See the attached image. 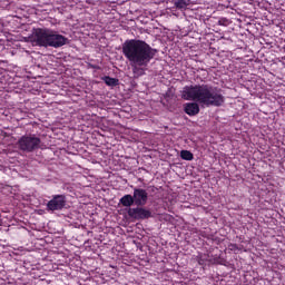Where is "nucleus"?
<instances>
[{
  "label": "nucleus",
  "instance_id": "obj_1",
  "mask_svg": "<svg viewBox=\"0 0 285 285\" xmlns=\"http://www.w3.org/2000/svg\"><path fill=\"white\" fill-rule=\"evenodd\" d=\"M181 98L196 102H187L184 110L189 116L199 114V105L206 107H220L225 102L222 89L209 83L185 86L181 90Z\"/></svg>",
  "mask_w": 285,
  "mask_h": 285
},
{
  "label": "nucleus",
  "instance_id": "obj_2",
  "mask_svg": "<svg viewBox=\"0 0 285 285\" xmlns=\"http://www.w3.org/2000/svg\"><path fill=\"white\" fill-rule=\"evenodd\" d=\"M122 52L132 66V72L142 76L147 67L155 58L157 50L151 48L147 42L138 39L127 40L122 46Z\"/></svg>",
  "mask_w": 285,
  "mask_h": 285
},
{
  "label": "nucleus",
  "instance_id": "obj_3",
  "mask_svg": "<svg viewBox=\"0 0 285 285\" xmlns=\"http://www.w3.org/2000/svg\"><path fill=\"white\" fill-rule=\"evenodd\" d=\"M16 146L21 153H35L41 148V139L35 134H26L18 139Z\"/></svg>",
  "mask_w": 285,
  "mask_h": 285
},
{
  "label": "nucleus",
  "instance_id": "obj_4",
  "mask_svg": "<svg viewBox=\"0 0 285 285\" xmlns=\"http://www.w3.org/2000/svg\"><path fill=\"white\" fill-rule=\"evenodd\" d=\"M51 29L48 28H37L32 32L33 42L39 47H49Z\"/></svg>",
  "mask_w": 285,
  "mask_h": 285
},
{
  "label": "nucleus",
  "instance_id": "obj_5",
  "mask_svg": "<svg viewBox=\"0 0 285 285\" xmlns=\"http://www.w3.org/2000/svg\"><path fill=\"white\" fill-rule=\"evenodd\" d=\"M128 215L131 217V219H149L151 217V212L149 209L142 208L140 206L136 208H129L128 209Z\"/></svg>",
  "mask_w": 285,
  "mask_h": 285
},
{
  "label": "nucleus",
  "instance_id": "obj_6",
  "mask_svg": "<svg viewBox=\"0 0 285 285\" xmlns=\"http://www.w3.org/2000/svg\"><path fill=\"white\" fill-rule=\"evenodd\" d=\"M66 206V196L65 195H56L51 200L48 202L47 208L48 210H62Z\"/></svg>",
  "mask_w": 285,
  "mask_h": 285
},
{
  "label": "nucleus",
  "instance_id": "obj_7",
  "mask_svg": "<svg viewBox=\"0 0 285 285\" xmlns=\"http://www.w3.org/2000/svg\"><path fill=\"white\" fill-rule=\"evenodd\" d=\"M68 39L57 31L51 30L48 47L60 48L67 43Z\"/></svg>",
  "mask_w": 285,
  "mask_h": 285
},
{
  "label": "nucleus",
  "instance_id": "obj_8",
  "mask_svg": "<svg viewBox=\"0 0 285 285\" xmlns=\"http://www.w3.org/2000/svg\"><path fill=\"white\" fill-rule=\"evenodd\" d=\"M148 200V193L145 189L136 188L134 190L135 206H146Z\"/></svg>",
  "mask_w": 285,
  "mask_h": 285
},
{
  "label": "nucleus",
  "instance_id": "obj_9",
  "mask_svg": "<svg viewBox=\"0 0 285 285\" xmlns=\"http://www.w3.org/2000/svg\"><path fill=\"white\" fill-rule=\"evenodd\" d=\"M120 204L127 208H130V206H132V204H135V198H134V196L127 194L124 197H121Z\"/></svg>",
  "mask_w": 285,
  "mask_h": 285
},
{
  "label": "nucleus",
  "instance_id": "obj_10",
  "mask_svg": "<svg viewBox=\"0 0 285 285\" xmlns=\"http://www.w3.org/2000/svg\"><path fill=\"white\" fill-rule=\"evenodd\" d=\"M174 4L177 9L185 10L190 4V0H174Z\"/></svg>",
  "mask_w": 285,
  "mask_h": 285
},
{
  "label": "nucleus",
  "instance_id": "obj_11",
  "mask_svg": "<svg viewBox=\"0 0 285 285\" xmlns=\"http://www.w3.org/2000/svg\"><path fill=\"white\" fill-rule=\"evenodd\" d=\"M101 79H102V80L105 81V83H106L107 86H109V87H116V86L119 85V80H118L117 78H111V77H109V76H105V77H102Z\"/></svg>",
  "mask_w": 285,
  "mask_h": 285
},
{
  "label": "nucleus",
  "instance_id": "obj_12",
  "mask_svg": "<svg viewBox=\"0 0 285 285\" xmlns=\"http://www.w3.org/2000/svg\"><path fill=\"white\" fill-rule=\"evenodd\" d=\"M180 157L181 159H184L185 161H193L194 159V154L189 150H181L180 153Z\"/></svg>",
  "mask_w": 285,
  "mask_h": 285
},
{
  "label": "nucleus",
  "instance_id": "obj_13",
  "mask_svg": "<svg viewBox=\"0 0 285 285\" xmlns=\"http://www.w3.org/2000/svg\"><path fill=\"white\" fill-rule=\"evenodd\" d=\"M243 248H244L243 246H238L237 244H233V243L228 245V250L233 252L234 254H238L239 252H243Z\"/></svg>",
  "mask_w": 285,
  "mask_h": 285
},
{
  "label": "nucleus",
  "instance_id": "obj_14",
  "mask_svg": "<svg viewBox=\"0 0 285 285\" xmlns=\"http://www.w3.org/2000/svg\"><path fill=\"white\" fill-rule=\"evenodd\" d=\"M209 262V256L207 254H200L198 256V264L200 266H206V264Z\"/></svg>",
  "mask_w": 285,
  "mask_h": 285
},
{
  "label": "nucleus",
  "instance_id": "obj_15",
  "mask_svg": "<svg viewBox=\"0 0 285 285\" xmlns=\"http://www.w3.org/2000/svg\"><path fill=\"white\" fill-rule=\"evenodd\" d=\"M230 23V21L227 18H220L218 21L219 26L227 27Z\"/></svg>",
  "mask_w": 285,
  "mask_h": 285
}]
</instances>
